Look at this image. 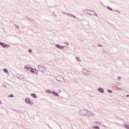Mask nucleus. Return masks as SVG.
Masks as SVG:
<instances>
[{"label":"nucleus","mask_w":129,"mask_h":129,"mask_svg":"<svg viewBox=\"0 0 129 129\" xmlns=\"http://www.w3.org/2000/svg\"><path fill=\"white\" fill-rule=\"evenodd\" d=\"M38 68L41 72H42V73H45L46 71V68L44 67V64H40L38 65Z\"/></svg>","instance_id":"nucleus-1"},{"label":"nucleus","mask_w":129,"mask_h":129,"mask_svg":"<svg viewBox=\"0 0 129 129\" xmlns=\"http://www.w3.org/2000/svg\"><path fill=\"white\" fill-rule=\"evenodd\" d=\"M82 73L85 76H88V75H91V72L88 71L86 69H83Z\"/></svg>","instance_id":"nucleus-2"},{"label":"nucleus","mask_w":129,"mask_h":129,"mask_svg":"<svg viewBox=\"0 0 129 129\" xmlns=\"http://www.w3.org/2000/svg\"><path fill=\"white\" fill-rule=\"evenodd\" d=\"M87 113V110L81 109L79 111V114L80 115L86 116V113Z\"/></svg>","instance_id":"nucleus-3"},{"label":"nucleus","mask_w":129,"mask_h":129,"mask_svg":"<svg viewBox=\"0 0 129 129\" xmlns=\"http://www.w3.org/2000/svg\"><path fill=\"white\" fill-rule=\"evenodd\" d=\"M62 79L63 81H65V80H64V78H63V77L61 76H58L56 77V80H57V81H58L59 82H62Z\"/></svg>","instance_id":"nucleus-4"},{"label":"nucleus","mask_w":129,"mask_h":129,"mask_svg":"<svg viewBox=\"0 0 129 129\" xmlns=\"http://www.w3.org/2000/svg\"><path fill=\"white\" fill-rule=\"evenodd\" d=\"M93 115V113L91 112V111L87 110V112L86 114V116H88V117H90V116H92Z\"/></svg>","instance_id":"nucleus-5"},{"label":"nucleus","mask_w":129,"mask_h":129,"mask_svg":"<svg viewBox=\"0 0 129 129\" xmlns=\"http://www.w3.org/2000/svg\"><path fill=\"white\" fill-rule=\"evenodd\" d=\"M25 102L26 103H29V104H31V105H33V103L31 101V100L30 99L26 98L25 99Z\"/></svg>","instance_id":"nucleus-6"},{"label":"nucleus","mask_w":129,"mask_h":129,"mask_svg":"<svg viewBox=\"0 0 129 129\" xmlns=\"http://www.w3.org/2000/svg\"><path fill=\"white\" fill-rule=\"evenodd\" d=\"M55 47H56V48H58V49H60V50H63V49H64V48H65V47L61 46L59 44H56Z\"/></svg>","instance_id":"nucleus-7"},{"label":"nucleus","mask_w":129,"mask_h":129,"mask_svg":"<svg viewBox=\"0 0 129 129\" xmlns=\"http://www.w3.org/2000/svg\"><path fill=\"white\" fill-rule=\"evenodd\" d=\"M98 90L101 93H104V90H103V88H99Z\"/></svg>","instance_id":"nucleus-8"},{"label":"nucleus","mask_w":129,"mask_h":129,"mask_svg":"<svg viewBox=\"0 0 129 129\" xmlns=\"http://www.w3.org/2000/svg\"><path fill=\"white\" fill-rule=\"evenodd\" d=\"M3 47V48H10V45L4 43Z\"/></svg>","instance_id":"nucleus-9"},{"label":"nucleus","mask_w":129,"mask_h":129,"mask_svg":"<svg viewBox=\"0 0 129 129\" xmlns=\"http://www.w3.org/2000/svg\"><path fill=\"white\" fill-rule=\"evenodd\" d=\"M52 94H53V95H55V96H59V94L57 93H56V92L55 91H52Z\"/></svg>","instance_id":"nucleus-10"},{"label":"nucleus","mask_w":129,"mask_h":129,"mask_svg":"<svg viewBox=\"0 0 129 129\" xmlns=\"http://www.w3.org/2000/svg\"><path fill=\"white\" fill-rule=\"evenodd\" d=\"M116 86H121V83H119V82H116L115 83Z\"/></svg>","instance_id":"nucleus-11"},{"label":"nucleus","mask_w":129,"mask_h":129,"mask_svg":"<svg viewBox=\"0 0 129 129\" xmlns=\"http://www.w3.org/2000/svg\"><path fill=\"white\" fill-rule=\"evenodd\" d=\"M31 96L33 97V98H37V95H36L35 94L31 93Z\"/></svg>","instance_id":"nucleus-12"},{"label":"nucleus","mask_w":129,"mask_h":129,"mask_svg":"<svg viewBox=\"0 0 129 129\" xmlns=\"http://www.w3.org/2000/svg\"><path fill=\"white\" fill-rule=\"evenodd\" d=\"M45 92H46V93H48L49 94H51V93H52V91L49 90H46Z\"/></svg>","instance_id":"nucleus-13"},{"label":"nucleus","mask_w":129,"mask_h":129,"mask_svg":"<svg viewBox=\"0 0 129 129\" xmlns=\"http://www.w3.org/2000/svg\"><path fill=\"white\" fill-rule=\"evenodd\" d=\"M28 71H29L30 72H32V73H34V70L33 69L31 68V69H29L28 70Z\"/></svg>","instance_id":"nucleus-14"},{"label":"nucleus","mask_w":129,"mask_h":129,"mask_svg":"<svg viewBox=\"0 0 129 129\" xmlns=\"http://www.w3.org/2000/svg\"><path fill=\"white\" fill-rule=\"evenodd\" d=\"M24 75H21L19 77V79H24Z\"/></svg>","instance_id":"nucleus-15"},{"label":"nucleus","mask_w":129,"mask_h":129,"mask_svg":"<svg viewBox=\"0 0 129 129\" xmlns=\"http://www.w3.org/2000/svg\"><path fill=\"white\" fill-rule=\"evenodd\" d=\"M61 14H64V15H67V16H71V14H69V13H66L65 12H61Z\"/></svg>","instance_id":"nucleus-16"},{"label":"nucleus","mask_w":129,"mask_h":129,"mask_svg":"<svg viewBox=\"0 0 129 129\" xmlns=\"http://www.w3.org/2000/svg\"><path fill=\"white\" fill-rule=\"evenodd\" d=\"M76 59H77V61H78V62H81V59H80V58H79L78 57H77Z\"/></svg>","instance_id":"nucleus-17"},{"label":"nucleus","mask_w":129,"mask_h":129,"mask_svg":"<svg viewBox=\"0 0 129 129\" xmlns=\"http://www.w3.org/2000/svg\"><path fill=\"white\" fill-rule=\"evenodd\" d=\"M4 71L5 73H9V71H8V69H4Z\"/></svg>","instance_id":"nucleus-18"},{"label":"nucleus","mask_w":129,"mask_h":129,"mask_svg":"<svg viewBox=\"0 0 129 129\" xmlns=\"http://www.w3.org/2000/svg\"><path fill=\"white\" fill-rule=\"evenodd\" d=\"M93 128H95V129H99L100 128L98 126H93Z\"/></svg>","instance_id":"nucleus-19"},{"label":"nucleus","mask_w":129,"mask_h":129,"mask_svg":"<svg viewBox=\"0 0 129 129\" xmlns=\"http://www.w3.org/2000/svg\"><path fill=\"white\" fill-rule=\"evenodd\" d=\"M70 17H72V18H74V19H76V16H74L73 14H71Z\"/></svg>","instance_id":"nucleus-20"},{"label":"nucleus","mask_w":129,"mask_h":129,"mask_svg":"<svg viewBox=\"0 0 129 129\" xmlns=\"http://www.w3.org/2000/svg\"><path fill=\"white\" fill-rule=\"evenodd\" d=\"M117 88L118 87H117L116 86L113 87V89H114L115 90H117Z\"/></svg>","instance_id":"nucleus-21"},{"label":"nucleus","mask_w":129,"mask_h":129,"mask_svg":"<svg viewBox=\"0 0 129 129\" xmlns=\"http://www.w3.org/2000/svg\"><path fill=\"white\" fill-rule=\"evenodd\" d=\"M27 20H28L29 21H31L32 22H34V19L32 18H27Z\"/></svg>","instance_id":"nucleus-22"},{"label":"nucleus","mask_w":129,"mask_h":129,"mask_svg":"<svg viewBox=\"0 0 129 129\" xmlns=\"http://www.w3.org/2000/svg\"><path fill=\"white\" fill-rule=\"evenodd\" d=\"M124 127L126 128L129 129V125H125Z\"/></svg>","instance_id":"nucleus-23"},{"label":"nucleus","mask_w":129,"mask_h":129,"mask_svg":"<svg viewBox=\"0 0 129 129\" xmlns=\"http://www.w3.org/2000/svg\"><path fill=\"white\" fill-rule=\"evenodd\" d=\"M107 9H108V10H110V11H113V10H112L111 8H110V7H107Z\"/></svg>","instance_id":"nucleus-24"},{"label":"nucleus","mask_w":129,"mask_h":129,"mask_svg":"<svg viewBox=\"0 0 129 129\" xmlns=\"http://www.w3.org/2000/svg\"><path fill=\"white\" fill-rule=\"evenodd\" d=\"M87 14H88L89 15V16H94L95 15L93 14H91V13H89L88 12H87Z\"/></svg>","instance_id":"nucleus-25"},{"label":"nucleus","mask_w":129,"mask_h":129,"mask_svg":"<svg viewBox=\"0 0 129 129\" xmlns=\"http://www.w3.org/2000/svg\"><path fill=\"white\" fill-rule=\"evenodd\" d=\"M29 65H26L25 66V68H26V69H29Z\"/></svg>","instance_id":"nucleus-26"},{"label":"nucleus","mask_w":129,"mask_h":129,"mask_svg":"<svg viewBox=\"0 0 129 129\" xmlns=\"http://www.w3.org/2000/svg\"><path fill=\"white\" fill-rule=\"evenodd\" d=\"M9 97H14V94H10L9 96Z\"/></svg>","instance_id":"nucleus-27"},{"label":"nucleus","mask_w":129,"mask_h":129,"mask_svg":"<svg viewBox=\"0 0 129 129\" xmlns=\"http://www.w3.org/2000/svg\"><path fill=\"white\" fill-rule=\"evenodd\" d=\"M108 92L109 93H112V91L110 90H108Z\"/></svg>","instance_id":"nucleus-28"},{"label":"nucleus","mask_w":129,"mask_h":129,"mask_svg":"<svg viewBox=\"0 0 129 129\" xmlns=\"http://www.w3.org/2000/svg\"><path fill=\"white\" fill-rule=\"evenodd\" d=\"M3 45H4V42H0V45L3 46Z\"/></svg>","instance_id":"nucleus-29"},{"label":"nucleus","mask_w":129,"mask_h":129,"mask_svg":"<svg viewBox=\"0 0 129 129\" xmlns=\"http://www.w3.org/2000/svg\"><path fill=\"white\" fill-rule=\"evenodd\" d=\"M64 44H66V45H67L68 46H69V43L68 42H64Z\"/></svg>","instance_id":"nucleus-30"},{"label":"nucleus","mask_w":129,"mask_h":129,"mask_svg":"<svg viewBox=\"0 0 129 129\" xmlns=\"http://www.w3.org/2000/svg\"><path fill=\"white\" fill-rule=\"evenodd\" d=\"M88 11V10H87V9H85V10H84V12H85V13H86V12H87Z\"/></svg>","instance_id":"nucleus-31"},{"label":"nucleus","mask_w":129,"mask_h":129,"mask_svg":"<svg viewBox=\"0 0 129 129\" xmlns=\"http://www.w3.org/2000/svg\"><path fill=\"white\" fill-rule=\"evenodd\" d=\"M29 53H32V49H29Z\"/></svg>","instance_id":"nucleus-32"},{"label":"nucleus","mask_w":129,"mask_h":129,"mask_svg":"<svg viewBox=\"0 0 129 129\" xmlns=\"http://www.w3.org/2000/svg\"><path fill=\"white\" fill-rule=\"evenodd\" d=\"M121 78L120 77H118V80H120Z\"/></svg>","instance_id":"nucleus-33"},{"label":"nucleus","mask_w":129,"mask_h":129,"mask_svg":"<svg viewBox=\"0 0 129 129\" xmlns=\"http://www.w3.org/2000/svg\"><path fill=\"white\" fill-rule=\"evenodd\" d=\"M91 12H93L92 14H93V15L95 14V12L93 11H91Z\"/></svg>","instance_id":"nucleus-34"},{"label":"nucleus","mask_w":129,"mask_h":129,"mask_svg":"<svg viewBox=\"0 0 129 129\" xmlns=\"http://www.w3.org/2000/svg\"><path fill=\"white\" fill-rule=\"evenodd\" d=\"M98 47H102V45H101V44H99V45H98Z\"/></svg>","instance_id":"nucleus-35"},{"label":"nucleus","mask_w":129,"mask_h":129,"mask_svg":"<svg viewBox=\"0 0 129 129\" xmlns=\"http://www.w3.org/2000/svg\"><path fill=\"white\" fill-rule=\"evenodd\" d=\"M117 89H119V90H122V89L120 88H117Z\"/></svg>","instance_id":"nucleus-36"},{"label":"nucleus","mask_w":129,"mask_h":129,"mask_svg":"<svg viewBox=\"0 0 129 129\" xmlns=\"http://www.w3.org/2000/svg\"><path fill=\"white\" fill-rule=\"evenodd\" d=\"M114 11H115V12H117L118 13H120V12H119V11H117V10H114Z\"/></svg>","instance_id":"nucleus-37"},{"label":"nucleus","mask_w":129,"mask_h":129,"mask_svg":"<svg viewBox=\"0 0 129 129\" xmlns=\"http://www.w3.org/2000/svg\"><path fill=\"white\" fill-rule=\"evenodd\" d=\"M0 104H3V102L0 100Z\"/></svg>","instance_id":"nucleus-38"},{"label":"nucleus","mask_w":129,"mask_h":129,"mask_svg":"<svg viewBox=\"0 0 129 129\" xmlns=\"http://www.w3.org/2000/svg\"><path fill=\"white\" fill-rule=\"evenodd\" d=\"M126 97H129V95H127L126 96Z\"/></svg>","instance_id":"nucleus-39"},{"label":"nucleus","mask_w":129,"mask_h":129,"mask_svg":"<svg viewBox=\"0 0 129 129\" xmlns=\"http://www.w3.org/2000/svg\"><path fill=\"white\" fill-rule=\"evenodd\" d=\"M16 27L17 28H19V26H18V25H16Z\"/></svg>","instance_id":"nucleus-40"},{"label":"nucleus","mask_w":129,"mask_h":129,"mask_svg":"<svg viewBox=\"0 0 129 129\" xmlns=\"http://www.w3.org/2000/svg\"><path fill=\"white\" fill-rule=\"evenodd\" d=\"M95 16H97V14L95 13Z\"/></svg>","instance_id":"nucleus-41"},{"label":"nucleus","mask_w":129,"mask_h":129,"mask_svg":"<svg viewBox=\"0 0 129 129\" xmlns=\"http://www.w3.org/2000/svg\"><path fill=\"white\" fill-rule=\"evenodd\" d=\"M35 71H36L37 70H36V69H35Z\"/></svg>","instance_id":"nucleus-42"},{"label":"nucleus","mask_w":129,"mask_h":129,"mask_svg":"<svg viewBox=\"0 0 129 129\" xmlns=\"http://www.w3.org/2000/svg\"><path fill=\"white\" fill-rule=\"evenodd\" d=\"M55 17H57V15H55Z\"/></svg>","instance_id":"nucleus-43"}]
</instances>
